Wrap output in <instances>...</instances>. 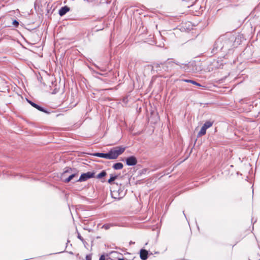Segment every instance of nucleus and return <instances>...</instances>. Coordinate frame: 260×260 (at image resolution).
I'll use <instances>...</instances> for the list:
<instances>
[{
  "instance_id": "f03ea898",
  "label": "nucleus",
  "mask_w": 260,
  "mask_h": 260,
  "mask_svg": "<svg viewBox=\"0 0 260 260\" xmlns=\"http://www.w3.org/2000/svg\"><path fill=\"white\" fill-rule=\"evenodd\" d=\"M125 148L122 147H116L112 148L108 152L109 159H115L118 156L121 155L125 150Z\"/></svg>"
},
{
  "instance_id": "393cba45",
  "label": "nucleus",
  "mask_w": 260,
  "mask_h": 260,
  "mask_svg": "<svg viewBox=\"0 0 260 260\" xmlns=\"http://www.w3.org/2000/svg\"><path fill=\"white\" fill-rule=\"evenodd\" d=\"M101 71H105V70L103 68H100L99 67H98Z\"/></svg>"
},
{
  "instance_id": "ddd939ff",
  "label": "nucleus",
  "mask_w": 260,
  "mask_h": 260,
  "mask_svg": "<svg viewBox=\"0 0 260 260\" xmlns=\"http://www.w3.org/2000/svg\"><path fill=\"white\" fill-rule=\"evenodd\" d=\"M162 63H154L152 66V69H155L156 71L161 70V66H162Z\"/></svg>"
},
{
  "instance_id": "423d86ee",
  "label": "nucleus",
  "mask_w": 260,
  "mask_h": 260,
  "mask_svg": "<svg viewBox=\"0 0 260 260\" xmlns=\"http://www.w3.org/2000/svg\"><path fill=\"white\" fill-rule=\"evenodd\" d=\"M94 177V173L88 172L86 173H83L80 176V178L76 180V182H83L86 181L87 179L93 178Z\"/></svg>"
},
{
  "instance_id": "4468645a",
  "label": "nucleus",
  "mask_w": 260,
  "mask_h": 260,
  "mask_svg": "<svg viewBox=\"0 0 260 260\" xmlns=\"http://www.w3.org/2000/svg\"><path fill=\"white\" fill-rule=\"evenodd\" d=\"M123 167V165L121 162H117L113 165V168L115 170H120Z\"/></svg>"
},
{
  "instance_id": "2eb2a0df",
  "label": "nucleus",
  "mask_w": 260,
  "mask_h": 260,
  "mask_svg": "<svg viewBox=\"0 0 260 260\" xmlns=\"http://www.w3.org/2000/svg\"><path fill=\"white\" fill-rule=\"evenodd\" d=\"M117 177H118L117 175H113L111 174L110 175V178H109V179L108 181V183L114 185L115 183L113 182V181L117 178Z\"/></svg>"
},
{
  "instance_id": "6e6552de",
  "label": "nucleus",
  "mask_w": 260,
  "mask_h": 260,
  "mask_svg": "<svg viewBox=\"0 0 260 260\" xmlns=\"http://www.w3.org/2000/svg\"><path fill=\"white\" fill-rule=\"evenodd\" d=\"M126 163L127 166H135L137 163V160L135 156H131L126 159Z\"/></svg>"
},
{
  "instance_id": "1a4fd4ad",
  "label": "nucleus",
  "mask_w": 260,
  "mask_h": 260,
  "mask_svg": "<svg viewBox=\"0 0 260 260\" xmlns=\"http://www.w3.org/2000/svg\"><path fill=\"white\" fill-rule=\"evenodd\" d=\"M148 252L145 249H142L140 251V257L142 260H146L148 258Z\"/></svg>"
},
{
  "instance_id": "0eeeda50",
  "label": "nucleus",
  "mask_w": 260,
  "mask_h": 260,
  "mask_svg": "<svg viewBox=\"0 0 260 260\" xmlns=\"http://www.w3.org/2000/svg\"><path fill=\"white\" fill-rule=\"evenodd\" d=\"M111 194L112 197L116 199H121L123 196L122 190L120 189L117 190L116 189H114L113 187H112V189L111 190Z\"/></svg>"
},
{
  "instance_id": "bb28decb",
  "label": "nucleus",
  "mask_w": 260,
  "mask_h": 260,
  "mask_svg": "<svg viewBox=\"0 0 260 260\" xmlns=\"http://www.w3.org/2000/svg\"><path fill=\"white\" fill-rule=\"evenodd\" d=\"M118 260H125L124 258H118Z\"/></svg>"
},
{
  "instance_id": "7ed1b4c3",
  "label": "nucleus",
  "mask_w": 260,
  "mask_h": 260,
  "mask_svg": "<svg viewBox=\"0 0 260 260\" xmlns=\"http://www.w3.org/2000/svg\"><path fill=\"white\" fill-rule=\"evenodd\" d=\"M223 42V47L224 52L229 50L234 45V42L235 40V37L233 35H228L222 36Z\"/></svg>"
},
{
  "instance_id": "a878e982",
  "label": "nucleus",
  "mask_w": 260,
  "mask_h": 260,
  "mask_svg": "<svg viewBox=\"0 0 260 260\" xmlns=\"http://www.w3.org/2000/svg\"><path fill=\"white\" fill-rule=\"evenodd\" d=\"M70 174H71V173H68V174L66 175V176L64 178L67 177Z\"/></svg>"
},
{
  "instance_id": "aec40b11",
  "label": "nucleus",
  "mask_w": 260,
  "mask_h": 260,
  "mask_svg": "<svg viewBox=\"0 0 260 260\" xmlns=\"http://www.w3.org/2000/svg\"><path fill=\"white\" fill-rule=\"evenodd\" d=\"M182 81L184 82H187V83H191L193 84H194V85H198L199 86H201V85L199 83H197V82H196L195 81H193V80H189V79H183V80H182Z\"/></svg>"
},
{
  "instance_id": "412c9836",
  "label": "nucleus",
  "mask_w": 260,
  "mask_h": 260,
  "mask_svg": "<svg viewBox=\"0 0 260 260\" xmlns=\"http://www.w3.org/2000/svg\"><path fill=\"white\" fill-rule=\"evenodd\" d=\"M86 260H91V256L90 255H87L86 256Z\"/></svg>"
},
{
  "instance_id": "5701e85b",
  "label": "nucleus",
  "mask_w": 260,
  "mask_h": 260,
  "mask_svg": "<svg viewBox=\"0 0 260 260\" xmlns=\"http://www.w3.org/2000/svg\"><path fill=\"white\" fill-rule=\"evenodd\" d=\"M77 237H78V238L80 240H81L82 241H83V238L81 237V236L79 234H78Z\"/></svg>"
},
{
  "instance_id": "9b49d317",
  "label": "nucleus",
  "mask_w": 260,
  "mask_h": 260,
  "mask_svg": "<svg viewBox=\"0 0 260 260\" xmlns=\"http://www.w3.org/2000/svg\"><path fill=\"white\" fill-rule=\"evenodd\" d=\"M70 10V8L68 6H64L60 8L59 10V14L60 16L65 15Z\"/></svg>"
},
{
  "instance_id": "4be33fe9",
  "label": "nucleus",
  "mask_w": 260,
  "mask_h": 260,
  "mask_svg": "<svg viewBox=\"0 0 260 260\" xmlns=\"http://www.w3.org/2000/svg\"><path fill=\"white\" fill-rule=\"evenodd\" d=\"M13 24H14V25H15V26H17V25L19 24L17 20H15L13 21Z\"/></svg>"
},
{
  "instance_id": "f3484780",
  "label": "nucleus",
  "mask_w": 260,
  "mask_h": 260,
  "mask_svg": "<svg viewBox=\"0 0 260 260\" xmlns=\"http://www.w3.org/2000/svg\"><path fill=\"white\" fill-rule=\"evenodd\" d=\"M213 124V121H207L205 122V123L203 124V126H204L205 127H206L207 129H208V128L212 126Z\"/></svg>"
},
{
  "instance_id": "a211bd4d",
  "label": "nucleus",
  "mask_w": 260,
  "mask_h": 260,
  "mask_svg": "<svg viewBox=\"0 0 260 260\" xmlns=\"http://www.w3.org/2000/svg\"><path fill=\"white\" fill-rule=\"evenodd\" d=\"M107 175V173L105 171H102L100 173H99L96 176V178L98 179H102L104 177H105Z\"/></svg>"
},
{
  "instance_id": "6ab92c4d",
  "label": "nucleus",
  "mask_w": 260,
  "mask_h": 260,
  "mask_svg": "<svg viewBox=\"0 0 260 260\" xmlns=\"http://www.w3.org/2000/svg\"><path fill=\"white\" fill-rule=\"evenodd\" d=\"M115 225V224L114 223H107V224H104L102 226V228H104L105 230H107L109 229L110 228L113 227Z\"/></svg>"
},
{
  "instance_id": "39448f33",
  "label": "nucleus",
  "mask_w": 260,
  "mask_h": 260,
  "mask_svg": "<svg viewBox=\"0 0 260 260\" xmlns=\"http://www.w3.org/2000/svg\"><path fill=\"white\" fill-rule=\"evenodd\" d=\"M166 63L167 64L166 66V70L168 71L169 68H174V64H176V65H178L180 66V68H183L185 69V67L188 65V63H180L178 61L174 62L172 61L171 59H169L167 60V61L166 62Z\"/></svg>"
},
{
  "instance_id": "dca6fc26",
  "label": "nucleus",
  "mask_w": 260,
  "mask_h": 260,
  "mask_svg": "<svg viewBox=\"0 0 260 260\" xmlns=\"http://www.w3.org/2000/svg\"><path fill=\"white\" fill-rule=\"evenodd\" d=\"M206 130H207V128L206 127H205L204 126H202L200 131L199 132V133L198 134V137H201L203 135H205L206 133Z\"/></svg>"
},
{
  "instance_id": "9d476101",
  "label": "nucleus",
  "mask_w": 260,
  "mask_h": 260,
  "mask_svg": "<svg viewBox=\"0 0 260 260\" xmlns=\"http://www.w3.org/2000/svg\"><path fill=\"white\" fill-rule=\"evenodd\" d=\"M28 103H29L33 107L36 108L38 110L45 112L47 113V112L42 107H40L38 105L35 104V103L31 102V101H29L28 100H27Z\"/></svg>"
},
{
  "instance_id": "b1692460",
  "label": "nucleus",
  "mask_w": 260,
  "mask_h": 260,
  "mask_svg": "<svg viewBox=\"0 0 260 260\" xmlns=\"http://www.w3.org/2000/svg\"><path fill=\"white\" fill-rule=\"evenodd\" d=\"M99 260H105V256L104 255H102L100 257V259Z\"/></svg>"
},
{
  "instance_id": "20e7f679",
  "label": "nucleus",
  "mask_w": 260,
  "mask_h": 260,
  "mask_svg": "<svg viewBox=\"0 0 260 260\" xmlns=\"http://www.w3.org/2000/svg\"><path fill=\"white\" fill-rule=\"evenodd\" d=\"M222 36L219 37L215 42L213 49V51H224L223 42Z\"/></svg>"
},
{
  "instance_id": "f257e3e1",
  "label": "nucleus",
  "mask_w": 260,
  "mask_h": 260,
  "mask_svg": "<svg viewBox=\"0 0 260 260\" xmlns=\"http://www.w3.org/2000/svg\"><path fill=\"white\" fill-rule=\"evenodd\" d=\"M78 175V172L76 169L67 167L64 169L61 176L62 179H64V181L68 183L74 178L77 177Z\"/></svg>"
},
{
  "instance_id": "f8f14e48",
  "label": "nucleus",
  "mask_w": 260,
  "mask_h": 260,
  "mask_svg": "<svg viewBox=\"0 0 260 260\" xmlns=\"http://www.w3.org/2000/svg\"><path fill=\"white\" fill-rule=\"evenodd\" d=\"M94 156H97L99 157L104 158L106 159H108V153H94L92 154Z\"/></svg>"
}]
</instances>
